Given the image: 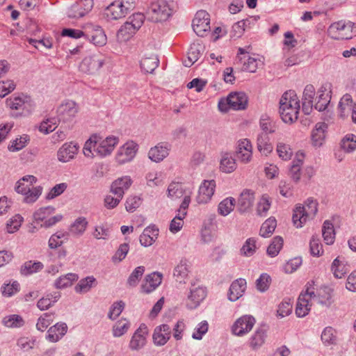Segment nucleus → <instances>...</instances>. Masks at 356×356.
<instances>
[{
    "label": "nucleus",
    "instance_id": "1",
    "mask_svg": "<svg viewBox=\"0 0 356 356\" xmlns=\"http://www.w3.org/2000/svg\"><path fill=\"white\" fill-rule=\"evenodd\" d=\"M300 109V102L294 90L285 92L280 101V114L285 123L297 120Z\"/></svg>",
    "mask_w": 356,
    "mask_h": 356
},
{
    "label": "nucleus",
    "instance_id": "2",
    "mask_svg": "<svg viewBox=\"0 0 356 356\" xmlns=\"http://www.w3.org/2000/svg\"><path fill=\"white\" fill-rule=\"evenodd\" d=\"M174 3L165 0L152 1L147 10V17L149 20L159 22H165L172 15Z\"/></svg>",
    "mask_w": 356,
    "mask_h": 356
},
{
    "label": "nucleus",
    "instance_id": "3",
    "mask_svg": "<svg viewBox=\"0 0 356 356\" xmlns=\"http://www.w3.org/2000/svg\"><path fill=\"white\" fill-rule=\"evenodd\" d=\"M318 211V202L312 197H309L304 206L298 205L293 210V222L297 228L302 227V225L309 218H313Z\"/></svg>",
    "mask_w": 356,
    "mask_h": 356
},
{
    "label": "nucleus",
    "instance_id": "4",
    "mask_svg": "<svg viewBox=\"0 0 356 356\" xmlns=\"http://www.w3.org/2000/svg\"><path fill=\"white\" fill-rule=\"evenodd\" d=\"M134 0H117L106 7L104 15L108 20L124 17L135 8Z\"/></svg>",
    "mask_w": 356,
    "mask_h": 356
},
{
    "label": "nucleus",
    "instance_id": "5",
    "mask_svg": "<svg viewBox=\"0 0 356 356\" xmlns=\"http://www.w3.org/2000/svg\"><path fill=\"white\" fill-rule=\"evenodd\" d=\"M327 33L335 40H349L356 35V24L350 21H338L329 26Z\"/></svg>",
    "mask_w": 356,
    "mask_h": 356
},
{
    "label": "nucleus",
    "instance_id": "6",
    "mask_svg": "<svg viewBox=\"0 0 356 356\" xmlns=\"http://www.w3.org/2000/svg\"><path fill=\"white\" fill-rule=\"evenodd\" d=\"M248 104V97L244 92L230 93L227 98L220 99L218 106L220 111L227 112L229 109L243 110Z\"/></svg>",
    "mask_w": 356,
    "mask_h": 356
},
{
    "label": "nucleus",
    "instance_id": "7",
    "mask_svg": "<svg viewBox=\"0 0 356 356\" xmlns=\"http://www.w3.org/2000/svg\"><path fill=\"white\" fill-rule=\"evenodd\" d=\"M304 292L299 296L296 304V314L298 317H305L309 312L310 308L309 305V297H315L314 282H308Z\"/></svg>",
    "mask_w": 356,
    "mask_h": 356
},
{
    "label": "nucleus",
    "instance_id": "8",
    "mask_svg": "<svg viewBox=\"0 0 356 356\" xmlns=\"http://www.w3.org/2000/svg\"><path fill=\"white\" fill-rule=\"evenodd\" d=\"M83 29L85 30L86 39L91 43L99 47L106 44L107 37L99 25L87 23L83 26Z\"/></svg>",
    "mask_w": 356,
    "mask_h": 356
},
{
    "label": "nucleus",
    "instance_id": "9",
    "mask_svg": "<svg viewBox=\"0 0 356 356\" xmlns=\"http://www.w3.org/2000/svg\"><path fill=\"white\" fill-rule=\"evenodd\" d=\"M79 111V106L72 100H65L56 109L57 118L59 122H70L76 117Z\"/></svg>",
    "mask_w": 356,
    "mask_h": 356
},
{
    "label": "nucleus",
    "instance_id": "10",
    "mask_svg": "<svg viewBox=\"0 0 356 356\" xmlns=\"http://www.w3.org/2000/svg\"><path fill=\"white\" fill-rule=\"evenodd\" d=\"M105 58L100 54L85 57L79 65V70L86 74L97 72L104 65Z\"/></svg>",
    "mask_w": 356,
    "mask_h": 356
},
{
    "label": "nucleus",
    "instance_id": "11",
    "mask_svg": "<svg viewBox=\"0 0 356 356\" xmlns=\"http://www.w3.org/2000/svg\"><path fill=\"white\" fill-rule=\"evenodd\" d=\"M192 26L198 36L204 37L210 31L209 14L202 10L197 11L193 19Z\"/></svg>",
    "mask_w": 356,
    "mask_h": 356
},
{
    "label": "nucleus",
    "instance_id": "12",
    "mask_svg": "<svg viewBox=\"0 0 356 356\" xmlns=\"http://www.w3.org/2000/svg\"><path fill=\"white\" fill-rule=\"evenodd\" d=\"M255 318L250 315H244L238 318L232 327L234 335L242 337L248 333L255 324Z\"/></svg>",
    "mask_w": 356,
    "mask_h": 356
},
{
    "label": "nucleus",
    "instance_id": "13",
    "mask_svg": "<svg viewBox=\"0 0 356 356\" xmlns=\"http://www.w3.org/2000/svg\"><path fill=\"white\" fill-rule=\"evenodd\" d=\"M93 7V0H80L73 4L67 11V16L72 19H79L88 13Z\"/></svg>",
    "mask_w": 356,
    "mask_h": 356
},
{
    "label": "nucleus",
    "instance_id": "14",
    "mask_svg": "<svg viewBox=\"0 0 356 356\" xmlns=\"http://www.w3.org/2000/svg\"><path fill=\"white\" fill-rule=\"evenodd\" d=\"M162 279L163 275L159 272H153L147 275L140 286V292L145 294L153 292L161 284Z\"/></svg>",
    "mask_w": 356,
    "mask_h": 356
},
{
    "label": "nucleus",
    "instance_id": "15",
    "mask_svg": "<svg viewBox=\"0 0 356 356\" xmlns=\"http://www.w3.org/2000/svg\"><path fill=\"white\" fill-rule=\"evenodd\" d=\"M252 147L248 139H243L238 142L235 156L242 163H248L252 158Z\"/></svg>",
    "mask_w": 356,
    "mask_h": 356
},
{
    "label": "nucleus",
    "instance_id": "16",
    "mask_svg": "<svg viewBox=\"0 0 356 356\" xmlns=\"http://www.w3.org/2000/svg\"><path fill=\"white\" fill-rule=\"evenodd\" d=\"M318 101L314 105V108L318 111H323L326 109L331 99V84L325 83L321 86L318 90Z\"/></svg>",
    "mask_w": 356,
    "mask_h": 356
},
{
    "label": "nucleus",
    "instance_id": "17",
    "mask_svg": "<svg viewBox=\"0 0 356 356\" xmlns=\"http://www.w3.org/2000/svg\"><path fill=\"white\" fill-rule=\"evenodd\" d=\"M216 188L214 180H204L200 185L197 196V202L199 204L207 203L213 196Z\"/></svg>",
    "mask_w": 356,
    "mask_h": 356
},
{
    "label": "nucleus",
    "instance_id": "18",
    "mask_svg": "<svg viewBox=\"0 0 356 356\" xmlns=\"http://www.w3.org/2000/svg\"><path fill=\"white\" fill-rule=\"evenodd\" d=\"M6 104L12 110H29L33 106L31 97L26 95H13L6 99Z\"/></svg>",
    "mask_w": 356,
    "mask_h": 356
},
{
    "label": "nucleus",
    "instance_id": "19",
    "mask_svg": "<svg viewBox=\"0 0 356 356\" xmlns=\"http://www.w3.org/2000/svg\"><path fill=\"white\" fill-rule=\"evenodd\" d=\"M137 145L133 142L127 143L118 150L116 160L120 164L131 161L135 156Z\"/></svg>",
    "mask_w": 356,
    "mask_h": 356
},
{
    "label": "nucleus",
    "instance_id": "20",
    "mask_svg": "<svg viewBox=\"0 0 356 356\" xmlns=\"http://www.w3.org/2000/svg\"><path fill=\"white\" fill-rule=\"evenodd\" d=\"M170 147L168 143H160L149 149L148 157L152 161L159 163L168 156Z\"/></svg>",
    "mask_w": 356,
    "mask_h": 356
},
{
    "label": "nucleus",
    "instance_id": "21",
    "mask_svg": "<svg viewBox=\"0 0 356 356\" xmlns=\"http://www.w3.org/2000/svg\"><path fill=\"white\" fill-rule=\"evenodd\" d=\"M79 146L74 142L65 143L58 151V159L63 163L68 162L77 154Z\"/></svg>",
    "mask_w": 356,
    "mask_h": 356
},
{
    "label": "nucleus",
    "instance_id": "22",
    "mask_svg": "<svg viewBox=\"0 0 356 356\" xmlns=\"http://www.w3.org/2000/svg\"><path fill=\"white\" fill-rule=\"evenodd\" d=\"M101 138H99V140ZM118 143V138L115 136H109L100 142L99 141L97 148L95 149V154L100 156L109 155L113 152Z\"/></svg>",
    "mask_w": 356,
    "mask_h": 356
},
{
    "label": "nucleus",
    "instance_id": "23",
    "mask_svg": "<svg viewBox=\"0 0 356 356\" xmlns=\"http://www.w3.org/2000/svg\"><path fill=\"white\" fill-rule=\"evenodd\" d=\"M67 332V325L65 323H57L50 327L47 330L46 339L49 342L56 343L61 339Z\"/></svg>",
    "mask_w": 356,
    "mask_h": 356
},
{
    "label": "nucleus",
    "instance_id": "24",
    "mask_svg": "<svg viewBox=\"0 0 356 356\" xmlns=\"http://www.w3.org/2000/svg\"><path fill=\"white\" fill-rule=\"evenodd\" d=\"M206 296L207 291L205 288L197 286L191 289L188 296V302L187 303V307L191 309L197 308Z\"/></svg>",
    "mask_w": 356,
    "mask_h": 356
},
{
    "label": "nucleus",
    "instance_id": "25",
    "mask_svg": "<svg viewBox=\"0 0 356 356\" xmlns=\"http://www.w3.org/2000/svg\"><path fill=\"white\" fill-rule=\"evenodd\" d=\"M132 184L129 176H124L115 180L111 186V191L119 197H123L124 192L127 191Z\"/></svg>",
    "mask_w": 356,
    "mask_h": 356
},
{
    "label": "nucleus",
    "instance_id": "26",
    "mask_svg": "<svg viewBox=\"0 0 356 356\" xmlns=\"http://www.w3.org/2000/svg\"><path fill=\"white\" fill-rule=\"evenodd\" d=\"M246 289V281L245 279L238 278L234 280L230 287L228 293L229 300L234 302L241 298Z\"/></svg>",
    "mask_w": 356,
    "mask_h": 356
},
{
    "label": "nucleus",
    "instance_id": "27",
    "mask_svg": "<svg viewBox=\"0 0 356 356\" xmlns=\"http://www.w3.org/2000/svg\"><path fill=\"white\" fill-rule=\"evenodd\" d=\"M254 200V193L250 190H244L238 200V209L239 212L248 211L253 205Z\"/></svg>",
    "mask_w": 356,
    "mask_h": 356
},
{
    "label": "nucleus",
    "instance_id": "28",
    "mask_svg": "<svg viewBox=\"0 0 356 356\" xmlns=\"http://www.w3.org/2000/svg\"><path fill=\"white\" fill-rule=\"evenodd\" d=\"M309 298L327 307H329L333 302L332 290L327 286L321 288L317 294L315 293V297H309Z\"/></svg>",
    "mask_w": 356,
    "mask_h": 356
},
{
    "label": "nucleus",
    "instance_id": "29",
    "mask_svg": "<svg viewBox=\"0 0 356 356\" xmlns=\"http://www.w3.org/2000/svg\"><path fill=\"white\" fill-rule=\"evenodd\" d=\"M146 327L140 326L134 334L129 343V348L133 350H138L142 348L146 343L145 334Z\"/></svg>",
    "mask_w": 356,
    "mask_h": 356
},
{
    "label": "nucleus",
    "instance_id": "30",
    "mask_svg": "<svg viewBox=\"0 0 356 356\" xmlns=\"http://www.w3.org/2000/svg\"><path fill=\"white\" fill-rule=\"evenodd\" d=\"M189 265L186 259H181L174 268L173 276L177 282L184 283L188 275Z\"/></svg>",
    "mask_w": 356,
    "mask_h": 356
},
{
    "label": "nucleus",
    "instance_id": "31",
    "mask_svg": "<svg viewBox=\"0 0 356 356\" xmlns=\"http://www.w3.org/2000/svg\"><path fill=\"white\" fill-rule=\"evenodd\" d=\"M60 298V293L54 291L47 293L40 298L37 303V307L41 311L47 310L56 302Z\"/></svg>",
    "mask_w": 356,
    "mask_h": 356
},
{
    "label": "nucleus",
    "instance_id": "32",
    "mask_svg": "<svg viewBox=\"0 0 356 356\" xmlns=\"http://www.w3.org/2000/svg\"><path fill=\"white\" fill-rule=\"evenodd\" d=\"M97 285V281L93 276H88L81 279L74 286V291L77 293H86L92 288Z\"/></svg>",
    "mask_w": 356,
    "mask_h": 356
},
{
    "label": "nucleus",
    "instance_id": "33",
    "mask_svg": "<svg viewBox=\"0 0 356 356\" xmlns=\"http://www.w3.org/2000/svg\"><path fill=\"white\" fill-rule=\"evenodd\" d=\"M327 128V125L325 122H318L316 124L315 129L312 131V140L314 146L319 147L323 144Z\"/></svg>",
    "mask_w": 356,
    "mask_h": 356
},
{
    "label": "nucleus",
    "instance_id": "34",
    "mask_svg": "<svg viewBox=\"0 0 356 356\" xmlns=\"http://www.w3.org/2000/svg\"><path fill=\"white\" fill-rule=\"evenodd\" d=\"M236 168V163L235 159L232 158L229 153L222 152L220 161V170L225 173H230L234 171Z\"/></svg>",
    "mask_w": 356,
    "mask_h": 356
},
{
    "label": "nucleus",
    "instance_id": "35",
    "mask_svg": "<svg viewBox=\"0 0 356 356\" xmlns=\"http://www.w3.org/2000/svg\"><path fill=\"white\" fill-rule=\"evenodd\" d=\"M257 146L259 152L265 156H268L273 149V147L270 143V138L266 134H259L258 135Z\"/></svg>",
    "mask_w": 356,
    "mask_h": 356
},
{
    "label": "nucleus",
    "instance_id": "36",
    "mask_svg": "<svg viewBox=\"0 0 356 356\" xmlns=\"http://www.w3.org/2000/svg\"><path fill=\"white\" fill-rule=\"evenodd\" d=\"M203 51V47L199 43H193L191 45L188 52V60L184 61L186 67H191L200 57Z\"/></svg>",
    "mask_w": 356,
    "mask_h": 356
},
{
    "label": "nucleus",
    "instance_id": "37",
    "mask_svg": "<svg viewBox=\"0 0 356 356\" xmlns=\"http://www.w3.org/2000/svg\"><path fill=\"white\" fill-rule=\"evenodd\" d=\"M267 331L268 327L265 325L258 327L250 339L251 346L253 348L260 347L265 341Z\"/></svg>",
    "mask_w": 356,
    "mask_h": 356
},
{
    "label": "nucleus",
    "instance_id": "38",
    "mask_svg": "<svg viewBox=\"0 0 356 356\" xmlns=\"http://www.w3.org/2000/svg\"><path fill=\"white\" fill-rule=\"evenodd\" d=\"M303 154H297L296 157L293 160L292 164L289 169V175L291 179L297 182L300 179V170L303 163Z\"/></svg>",
    "mask_w": 356,
    "mask_h": 356
},
{
    "label": "nucleus",
    "instance_id": "39",
    "mask_svg": "<svg viewBox=\"0 0 356 356\" xmlns=\"http://www.w3.org/2000/svg\"><path fill=\"white\" fill-rule=\"evenodd\" d=\"M79 276L76 273H69L59 277L54 282V286L56 289H65L70 286L73 282L77 281Z\"/></svg>",
    "mask_w": 356,
    "mask_h": 356
},
{
    "label": "nucleus",
    "instance_id": "40",
    "mask_svg": "<svg viewBox=\"0 0 356 356\" xmlns=\"http://www.w3.org/2000/svg\"><path fill=\"white\" fill-rule=\"evenodd\" d=\"M37 179L33 175H26L20 179L16 184L15 191L17 193L23 194L29 192V189L35 183Z\"/></svg>",
    "mask_w": 356,
    "mask_h": 356
},
{
    "label": "nucleus",
    "instance_id": "41",
    "mask_svg": "<svg viewBox=\"0 0 356 356\" xmlns=\"http://www.w3.org/2000/svg\"><path fill=\"white\" fill-rule=\"evenodd\" d=\"M88 222L85 217L76 218L70 227V232L74 236H81L86 231Z\"/></svg>",
    "mask_w": 356,
    "mask_h": 356
},
{
    "label": "nucleus",
    "instance_id": "42",
    "mask_svg": "<svg viewBox=\"0 0 356 356\" xmlns=\"http://www.w3.org/2000/svg\"><path fill=\"white\" fill-rule=\"evenodd\" d=\"M322 234L326 244L331 245L334 242L335 232L334 226L329 220L324 222L322 228Z\"/></svg>",
    "mask_w": 356,
    "mask_h": 356
},
{
    "label": "nucleus",
    "instance_id": "43",
    "mask_svg": "<svg viewBox=\"0 0 356 356\" xmlns=\"http://www.w3.org/2000/svg\"><path fill=\"white\" fill-rule=\"evenodd\" d=\"M159 60L155 55L144 58L140 61L141 69L147 73H152L159 66Z\"/></svg>",
    "mask_w": 356,
    "mask_h": 356
},
{
    "label": "nucleus",
    "instance_id": "44",
    "mask_svg": "<svg viewBox=\"0 0 356 356\" xmlns=\"http://www.w3.org/2000/svg\"><path fill=\"white\" fill-rule=\"evenodd\" d=\"M136 31L132 24L127 21L118 30L117 37L119 40L125 41L132 37Z\"/></svg>",
    "mask_w": 356,
    "mask_h": 356
},
{
    "label": "nucleus",
    "instance_id": "45",
    "mask_svg": "<svg viewBox=\"0 0 356 356\" xmlns=\"http://www.w3.org/2000/svg\"><path fill=\"white\" fill-rule=\"evenodd\" d=\"M2 323L7 327L18 328L24 325V321L19 315L11 314L5 316L2 320Z\"/></svg>",
    "mask_w": 356,
    "mask_h": 356
},
{
    "label": "nucleus",
    "instance_id": "46",
    "mask_svg": "<svg viewBox=\"0 0 356 356\" xmlns=\"http://www.w3.org/2000/svg\"><path fill=\"white\" fill-rule=\"evenodd\" d=\"M277 226V222L275 218H268L262 225L260 228L259 234L261 236L268 238L275 231Z\"/></svg>",
    "mask_w": 356,
    "mask_h": 356
},
{
    "label": "nucleus",
    "instance_id": "47",
    "mask_svg": "<svg viewBox=\"0 0 356 356\" xmlns=\"http://www.w3.org/2000/svg\"><path fill=\"white\" fill-rule=\"evenodd\" d=\"M43 268V264L40 261H29L24 263L21 267V273L24 275H29L39 272Z\"/></svg>",
    "mask_w": 356,
    "mask_h": 356
},
{
    "label": "nucleus",
    "instance_id": "48",
    "mask_svg": "<svg viewBox=\"0 0 356 356\" xmlns=\"http://www.w3.org/2000/svg\"><path fill=\"white\" fill-rule=\"evenodd\" d=\"M98 142L99 137L97 135H93L85 143L83 152L86 156L92 157L95 156Z\"/></svg>",
    "mask_w": 356,
    "mask_h": 356
},
{
    "label": "nucleus",
    "instance_id": "49",
    "mask_svg": "<svg viewBox=\"0 0 356 356\" xmlns=\"http://www.w3.org/2000/svg\"><path fill=\"white\" fill-rule=\"evenodd\" d=\"M145 268L143 266L136 267L130 274L127 279V284L130 287H135L138 285L140 280L145 273Z\"/></svg>",
    "mask_w": 356,
    "mask_h": 356
},
{
    "label": "nucleus",
    "instance_id": "50",
    "mask_svg": "<svg viewBox=\"0 0 356 356\" xmlns=\"http://www.w3.org/2000/svg\"><path fill=\"white\" fill-rule=\"evenodd\" d=\"M235 199L230 197H227L220 202L218 205V212L223 216H227L233 211L235 206Z\"/></svg>",
    "mask_w": 356,
    "mask_h": 356
},
{
    "label": "nucleus",
    "instance_id": "51",
    "mask_svg": "<svg viewBox=\"0 0 356 356\" xmlns=\"http://www.w3.org/2000/svg\"><path fill=\"white\" fill-rule=\"evenodd\" d=\"M341 147L346 152H352L356 149V136L353 134H347L342 139Z\"/></svg>",
    "mask_w": 356,
    "mask_h": 356
},
{
    "label": "nucleus",
    "instance_id": "52",
    "mask_svg": "<svg viewBox=\"0 0 356 356\" xmlns=\"http://www.w3.org/2000/svg\"><path fill=\"white\" fill-rule=\"evenodd\" d=\"M283 245V239L280 236H275L273 238L272 242L267 248V254L274 257L278 254Z\"/></svg>",
    "mask_w": 356,
    "mask_h": 356
},
{
    "label": "nucleus",
    "instance_id": "53",
    "mask_svg": "<svg viewBox=\"0 0 356 356\" xmlns=\"http://www.w3.org/2000/svg\"><path fill=\"white\" fill-rule=\"evenodd\" d=\"M42 187L31 186L29 189V192L24 193L22 195H24V201L26 203L31 204L35 202L42 193Z\"/></svg>",
    "mask_w": 356,
    "mask_h": 356
},
{
    "label": "nucleus",
    "instance_id": "54",
    "mask_svg": "<svg viewBox=\"0 0 356 356\" xmlns=\"http://www.w3.org/2000/svg\"><path fill=\"white\" fill-rule=\"evenodd\" d=\"M260 127L263 132L261 134H272L275 131V124L274 122L270 120L268 116L263 115L259 122Z\"/></svg>",
    "mask_w": 356,
    "mask_h": 356
},
{
    "label": "nucleus",
    "instance_id": "55",
    "mask_svg": "<svg viewBox=\"0 0 356 356\" xmlns=\"http://www.w3.org/2000/svg\"><path fill=\"white\" fill-rule=\"evenodd\" d=\"M270 282V276L267 273H261L255 282L257 289L261 292H265L268 289Z\"/></svg>",
    "mask_w": 356,
    "mask_h": 356
},
{
    "label": "nucleus",
    "instance_id": "56",
    "mask_svg": "<svg viewBox=\"0 0 356 356\" xmlns=\"http://www.w3.org/2000/svg\"><path fill=\"white\" fill-rule=\"evenodd\" d=\"M58 121V118H47L40 123L39 131L44 134L52 132L56 129Z\"/></svg>",
    "mask_w": 356,
    "mask_h": 356
},
{
    "label": "nucleus",
    "instance_id": "57",
    "mask_svg": "<svg viewBox=\"0 0 356 356\" xmlns=\"http://www.w3.org/2000/svg\"><path fill=\"white\" fill-rule=\"evenodd\" d=\"M23 221V218L20 215H15L9 220H8L6 223V230L8 233H14L19 229L20 227L22 222Z\"/></svg>",
    "mask_w": 356,
    "mask_h": 356
},
{
    "label": "nucleus",
    "instance_id": "58",
    "mask_svg": "<svg viewBox=\"0 0 356 356\" xmlns=\"http://www.w3.org/2000/svg\"><path fill=\"white\" fill-rule=\"evenodd\" d=\"M277 152L282 160H289L291 158L293 152L289 145L283 143H278L277 145Z\"/></svg>",
    "mask_w": 356,
    "mask_h": 356
},
{
    "label": "nucleus",
    "instance_id": "59",
    "mask_svg": "<svg viewBox=\"0 0 356 356\" xmlns=\"http://www.w3.org/2000/svg\"><path fill=\"white\" fill-rule=\"evenodd\" d=\"M54 211V207L51 206L40 208L33 213L34 220L35 221H43L49 215L53 213Z\"/></svg>",
    "mask_w": 356,
    "mask_h": 356
},
{
    "label": "nucleus",
    "instance_id": "60",
    "mask_svg": "<svg viewBox=\"0 0 356 356\" xmlns=\"http://www.w3.org/2000/svg\"><path fill=\"white\" fill-rule=\"evenodd\" d=\"M332 270L337 278H342L347 273V268L341 264L339 258H336L332 264Z\"/></svg>",
    "mask_w": 356,
    "mask_h": 356
},
{
    "label": "nucleus",
    "instance_id": "61",
    "mask_svg": "<svg viewBox=\"0 0 356 356\" xmlns=\"http://www.w3.org/2000/svg\"><path fill=\"white\" fill-rule=\"evenodd\" d=\"M334 330L331 327H325L321 334V340L325 345H332L336 343Z\"/></svg>",
    "mask_w": 356,
    "mask_h": 356
},
{
    "label": "nucleus",
    "instance_id": "62",
    "mask_svg": "<svg viewBox=\"0 0 356 356\" xmlns=\"http://www.w3.org/2000/svg\"><path fill=\"white\" fill-rule=\"evenodd\" d=\"M263 63L257 58L249 56L248 58L244 61L243 70L249 72H255L259 65H262Z\"/></svg>",
    "mask_w": 356,
    "mask_h": 356
},
{
    "label": "nucleus",
    "instance_id": "63",
    "mask_svg": "<svg viewBox=\"0 0 356 356\" xmlns=\"http://www.w3.org/2000/svg\"><path fill=\"white\" fill-rule=\"evenodd\" d=\"M29 136L27 135H24L23 136H20L19 138H16L14 140L11 144L8 146V149L10 152H17L24 148L27 142L29 141Z\"/></svg>",
    "mask_w": 356,
    "mask_h": 356
},
{
    "label": "nucleus",
    "instance_id": "64",
    "mask_svg": "<svg viewBox=\"0 0 356 356\" xmlns=\"http://www.w3.org/2000/svg\"><path fill=\"white\" fill-rule=\"evenodd\" d=\"M19 290V284L14 281L12 284H4L1 286V292L4 296L10 297Z\"/></svg>",
    "mask_w": 356,
    "mask_h": 356
}]
</instances>
